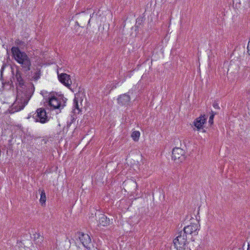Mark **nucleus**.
<instances>
[{"instance_id": "a878e982", "label": "nucleus", "mask_w": 250, "mask_h": 250, "mask_svg": "<svg viewBox=\"0 0 250 250\" xmlns=\"http://www.w3.org/2000/svg\"><path fill=\"white\" fill-rule=\"evenodd\" d=\"M247 250H250V242L248 243V247Z\"/></svg>"}, {"instance_id": "20e7f679", "label": "nucleus", "mask_w": 250, "mask_h": 250, "mask_svg": "<svg viewBox=\"0 0 250 250\" xmlns=\"http://www.w3.org/2000/svg\"><path fill=\"white\" fill-rule=\"evenodd\" d=\"M188 236L186 234L181 231L178 233V235L173 240L175 247L178 250H185L187 244Z\"/></svg>"}, {"instance_id": "9b49d317", "label": "nucleus", "mask_w": 250, "mask_h": 250, "mask_svg": "<svg viewBox=\"0 0 250 250\" xmlns=\"http://www.w3.org/2000/svg\"><path fill=\"white\" fill-rule=\"evenodd\" d=\"M207 117L205 115H201L194 121V125L199 130L203 127V125L206 122Z\"/></svg>"}, {"instance_id": "cd10ccee", "label": "nucleus", "mask_w": 250, "mask_h": 250, "mask_svg": "<svg viewBox=\"0 0 250 250\" xmlns=\"http://www.w3.org/2000/svg\"><path fill=\"white\" fill-rule=\"evenodd\" d=\"M153 197L154 198V193H152Z\"/></svg>"}, {"instance_id": "6e6552de", "label": "nucleus", "mask_w": 250, "mask_h": 250, "mask_svg": "<svg viewBox=\"0 0 250 250\" xmlns=\"http://www.w3.org/2000/svg\"><path fill=\"white\" fill-rule=\"evenodd\" d=\"M78 234L79 238L83 245L88 250H91V248L89 245L91 244V239L89 235L81 232H79Z\"/></svg>"}, {"instance_id": "0eeeda50", "label": "nucleus", "mask_w": 250, "mask_h": 250, "mask_svg": "<svg viewBox=\"0 0 250 250\" xmlns=\"http://www.w3.org/2000/svg\"><path fill=\"white\" fill-rule=\"evenodd\" d=\"M185 151L180 147H175L172 152V159L174 161L178 160L182 162L185 159Z\"/></svg>"}, {"instance_id": "7ed1b4c3", "label": "nucleus", "mask_w": 250, "mask_h": 250, "mask_svg": "<svg viewBox=\"0 0 250 250\" xmlns=\"http://www.w3.org/2000/svg\"><path fill=\"white\" fill-rule=\"evenodd\" d=\"M66 100L61 96L56 97L54 95H50L48 97V103L53 109H62L65 105Z\"/></svg>"}, {"instance_id": "5701e85b", "label": "nucleus", "mask_w": 250, "mask_h": 250, "mask_svg": "<svg viewBox=\"0 0 250 250\" xmlns=\"http://www.w3.org/2000/svg\"><path fill=\"white\" fill-rule=\"evenodd\" d=\"M213 107H214L216 109H219L220 107L218 105V104L216 103H214L212 104Z\"/></svg>"}, {"instance_id": "6ab92c4d", "label": "nucleus", "mask_w": 250, "mask_h": 250, "mask_svg": "<svg viewBox=\"0 0 250 250\" xmlns=\"http://www.w3.org/2000/svg\"><path fill=\"white\" fill-rule=\"evenodd\" d=\"M15 44L18 46V47L19 48H21V49H23L24 47L25 46V43L20 40H16Z\"/></svg>"}, {"instance_id": "a211bd4d", "label": "nucleus", "mask_w": 250, "mask_h": 250, "mask_svg": "<svg viewBox=\"0 0 250 250\" xmlns=\"http://www.w3.org/2000/svg\"><path fill=\"white\" fill-rule=\"evenodd\" d=\"M140 136V133L139 131H134L131 134V137L132 139L135 142L139 140Z\"/></svg>"}, {"instance_id": "1a4fd4ad", "label": "nucleus", "mask_w": 250, "mask_h": 250, "mask_svg": "<svg viewBox=\"0 0 250 250\" xmlns=\"http://www.w3.org/2000/svg\"><path fill=\"white\" fill-rule=\"evenodd\" d=\"M16 73L14 74V71H12V74L13 75V79H16L17 81L16 84H18L19 86L22 87L24 85L25 82L24 79L22 76V73L21 71V69L20 66L16 65Z\"/></svg>"}, {"instance_id": "4be33fe9", "label": "nucleus", "mask_w": 250, "mask_h": 250, "mask_svg": "<svg viewBox=\"0 0 250 250\" xmlns=\"http://www.w3.org/2000/svg\"><path fill=\"white\" fill-rule=\"evenodd\" d=\"M247 49H248L247 52L249 54V55H250V38L249 42V43L248 44Z\"/></svg>"}, {"instance_id": "ddd939ff", "label": "nucleus", "mask_w": 250, "mask_h": 250, "mask_svg": "<svg viewBox=\"0 0 250 250\" xmlns=\"http://www.w3.org/2000/svg\"><path fill=\"white\" fill-rule=\"evenodd\" d=\"M145 19L144 17L140 16L136 19V23L135 25V31H139L140 28L142 27V24L144 21Z\"/></svg>"}, {"instance_id": "4468645a", "label": "nucleus", "mask_w": 250, "mask_h": 250, "mask_svg": "<svg viewBox=\"0 0 250 250\" xmlns=\"http://www.w3.org/2000/svg\"><path fill=\"white\" fill-rule=\"evenodd\" d=\"M100 221V224L103 226H107L110 224V220L104 215H103L102 217H101Z\"/></svg>"}, {"instance_id": "bb28decb", "label": "nucleus", "mask_w": 250, "mask_h": 250, "mask_svg": "<svg viewBox=\"0 0 250 250\" xmlns=\"http://www.w3.org/2000/svg\"><path fill=\"white\" fill-rule=\"evenodd\" d=\"M76 23L78 25H79V24H78V22H76Z\"/></svg>"}, {"instance_id": "2eb2a0df", "label": "nucleus", "mask_w": 250, "mask_h": 250, "mask_svg": "<svg viewBox=\"0 0 250 250\" xmlns=\"http://www.w3.org/2000/svg\"><path fill=\"white\" fill-rule=\"evenodd\" d=\"M31 72V75H33L32 80L35 82L37 81L41 77V72L40 69L37 68L36 71L33 74Z\"/></svg>"}, {"instance_id": "f257e3e1", "label": "nucleus", "mask_w": 250, "mask_h": 250, "mask_svg": "<svg viewBox=\"0 0 250 250\" xmlns=\"http://www.w3.org/2000/svg\"><path fill=\"white\" fill-rule=\"evenodd\" d=\"M33 88L34 90L33 85L30 88H27L24 91L18 90L16 100L12 105L11 108L9 109L10 113H14L23 109L33 94Z\"/></svg>"}, {"instance_id": "9d476101", "label": "nucleus", "mask_w": 250, "mask_h": 250, "mask_svg": "<svg viewBox=\"0 0 250 250\" xmlns=\"http://www.w3.org/2000/svg\"><path fill=\"white\" fill-rule=\"evenodd\" d=\"M58 77L59 81L69 89H71L72 81L70 75L66 73H58Z\"/></svg>"}, {"instance_id": "f8f14e48", "label": "nucleus", "mask_w": 250, "mask_h": 250, "mask_svg": "<svg viewBox=\"0 0 250 250\" xmlns=\"http://www.w3.org/2000/svg\"><path fill=\"white\" fill-rule=\"evenodd\" d=\"M118 103L121 105H128L130 101V97L127 94H124L119 96L117 99Z\"/></svg>"}, {"instance_id": "f03ea898", "label": "nucleus", "mask_w": 250, "mask_h": 250, "mask_svg": "<svg viewBox=\"0 0 250 250\" xmlns=\"http://www.w3.org/2000/svg\"><path fill=\"white\" fill-rule=\"evenodd\" d=\"M11 50L12 57L21 65L22 71L25 73L30 71L32 65L31 61L27 54L16 46H13Z\"/></svg>"}, {"instance_id": "dca6fc26", "label": "nucleus", "mask_w": 250, "mask_h": 250, "mask_svg": "<svg viewBox=\"0 0 250 250\" xmlns=\"http://www.w3.org/2000/svg\"><path fill=\"white\" fill-rule=\"evenodd\" d=\"M39 191H41V198L40 199V202L41 204L42 205L43 204H44L46 202V197L45 195V191L43 189L41 190V189H39Z\"/></svg>"}, {"instance_id": "423d86ee", "label": "nucleus", "mask_w": 250, "mask_h": 250, "mask_svg": "<svg viewBox=\"0 0 250 250\" xmlns=\"http://www.w3.org/2000/svg\"><path fill=\"white\" fill-rule=\"evenodd\" d=\"M199 226L198 224H191L190 225L185 227L182 231L184 233L186 234L187 236L191 235L192 234L196 235L198 234L197 231L199 229Z\"/></svg>"}, {"instance_id": "aec40b11", "label": "nucleus", "mask_w": 250, "mask_h": 250, "mask_svg": "<svg viewBox=\"0 0 250 250\" xmlns=\"http://www.w3.org/2000/svg\"><path fill=\"white\" fill-rule=\"evenodd\" d=\"M33 235H34V241H37V240H38L37 241L38 242H41V241H42V238L41 236L40 233H36Z\"/></svg>"}, {"instance_id": "412c9836", "label": "nucleus", "mask_w": 250, "mask_h": 250, "mask_svg": "<svg viewBox=\"0 0 250 250\" xmlns=\"http://www.w3.org/2000/svg\"><path fill=\"white\" fill-rule=\"evenodd\" d=\"M215 113H214L213 111H211V114L210 115L209 120H208V124L210 125H211L213 124V119Z\"/></svg>"}, {"instance_id": "f3484780", "label": "nucleus", "mask_w": 250, "mask_h": 250, "mask_svg": "<svg viewBox=\"0 0 250 250\" xmlns=\"http://www.w3.org/2000/svg\"><path fill=\"white\" fill-rule=\"evenodd\" d=\"M73 104H74L73 110L74 111V112L75 113H76V110H77L78 111L77 113H79L80 112V111H81V110H80V108L79 107V106L78 99L77 98H74Z\"/></svg>"}, {"instance_id": "39448f33", "label": "nucleus", "mask_w": 250, "mask_h": 250, "mask_svg": "<svg viewBox=\"0 0 250 250\" xmlns=\"http://www.w3.org/2000/svg\"><path fill=\"white\" fill-rule=\"evenodd\" d=\"M36 121L44 124L48 121L49 119L46 115V112L44 108H38L36 112Z\"/></svg>"}, {"instance_id": "b1692460", "label": "nucleus", "mask_w": 250, "mask_h": 250, "mask_svg": "<svg viewBox=\"0 0 250 250\" xmlns=\"http://www.w3.org/2000/svg\"><path fill=\"white\" fill-rule=\"evenodd\" d=\"M4 68H5V64H3L1 68V70H0L1 76H2V73L4 69Z\"/></svg>"}, {"instance_id": "393cba45", "label": "nucleus", "mask_w": 250, "mask_h": 250, "mask_svg": "<svg viewBox=\"0 0 250 250\" xmlns=\"http://www.w3.org/2000/svg\"><path fill=\"white\" fill-rule=\"evenodd\" d=\"M247 64H248V67L249 68H250V58H249L248 62H247Z\"/></svg>"}]
</instances>
